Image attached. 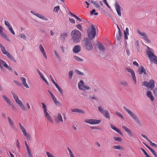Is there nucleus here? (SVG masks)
Masks as SVG:
<instances>
[{"label":"nucleus","instance_id":"obj_32","mask_svg":"<svg viewBox=\"0 0 157 157\" xmlns=\"http://www.w3.org/2000/svg\"><path fill=\"white\" fill-rule=\"evenodd\" d=\"M98 48L100 51H105L104 47L103 45L101 44H98Z\"/></svg>","mask_w":157,"mask_h":157},{"label":"nucleus","instance_id":"obj_33","mask_svg":"<svg viewBox=\"0 0 157 157\" xmlns=\"http://www.w3.org/2000/svg\"><path fill=\"white\" fill-rule=\"evenodd\" d=\"M73 58L75 60L78 61L82 62L83 60L82 59L76 56H74L73 57Z\"/></svg>","mask_w":157,"mask_h":157},{"label":"nucleus","instance_id":"obj_47","mask_svg":"<svg viewBox=\"0 0 157 157\" xmlns=\"http://www.w3.org/2000/svg\"><path fill=\"white\" fill-rule=\"evenodd\" d=\"M114 139L115 140L117 141H122V139L120 137H114Z\"/></svg>","mask_w":157,"mask_h":157},{"label":"nucleus","instance_id":"obj_61","mask_svg":"<svg viewBox=\"0 0 157 157\" xmlns=\"http://www.w3.org/2000/svg\"><path fill=\"white\" fill-rule=\"evenodd\" d=\"M25 146H26V149H27V150H28L30 149L29 148V147L28 145L27 144V143L26 141H25Z\"/></svg>","mask_w":157,"mask_h":157},{"label":"nucleus","instance_id":"obj_44","mask_svg":"<svg viewBox=\"0 0 157 157\" xmlns=\"http://www.w3.org/2000/svg\"><path fill=\"white\" fill-rule=\"evenodd\" d=\"M69 78L70 79L72 78V75H73V72L72 71H70L68 73Z\"/></svg>","mask_w":157,"mask_h":157},{"label":"nucleus","instance_id":"obj_23","mask_svg":"<svg viewBox=\"0 0 157 157\" xmlns=\"http://www.w3.org/2000/svg\"><path fill=\"white\" fill-rule=\"evenodd\" d=\"M71 111L73 112H77L81 113H84L82 110L77 108L72 109H71Z\"/></svg>","mask_w":157,"mask_h":157},{"label":"nucleus","instance_id":"obj_14","mask_svg":"<svg viewBox=\"0 0 157 157\" xmlns=\"http://www.w3.org/2000/svg\"><path fill=\"white\" fill-rule=\"evenodd\" d=\"M126 69L128 72L131 74L134 82L136 84V79L135 75V73L133 70L130 68H126Z\"/></svg>","mask_w":157,"mask_h":157},{"label":"nucleus","instance_id":"obj_29","mask_svg":"<svg viewBox=\"0 0 157 157\" xmlns=\"http://www.w3.org/2000/svg\"><path fill=\"white\" fill-rule=\"evenodd\" d=\"M52 99L56 105H58L59 106L60 105V103L57 100V98L55 96L52 98Z\"/></svg>","mask_w":157,"mask_h":157},{"label":"nucleus","instance_id":"obj_59","mask_svg":"<svg viewBox=\"0 0 157 157\" xmlns=\"http://www.w3.org/2000/svg\"><path fill=\"white\" fill-rule=\"evenodd\" d=\"M91 2H92L98 8H99V5L98 4L97 2H93L91 1Z\"/></svg>","mask_w":157,"mask_h":157},{"label":"nucleus","instance_id":"obj_58","mask_svg":"<svg viewBox=\"0 0 157 157\" xmlns=\"http://www.w3.org/2000/svg\"><path fill=\"white\" fill-rule=\"evenodd\" d=\"M14 82L18 86H20L21 85V83L18 81H14Z\"/></svg>","mask_w":157,"mask_h":157},{"label":"nucleus","instance_id":"obj_31","mask_svg":"<svg viewBox=\"0 0 157 157\" xmlns=\"http://www.w3.org/2000/svg\"><path fill=\"white\" fill-rule=\"evenodd\" d=\"M60 10V7L59 6H57L54 7L53 11L54 12H55L56 13H58L59 11Z\"/></svg>","mask_w":157,"mask_h":157},{"label":"nucleus","instance_id":"obj_34","mask_svg":"<svg viewBox=\"0 0 157 157\" xmlns=\"http://www.w3.org/2000/svg\"><path fill=\"white\" fill-rule=\"evenodd\" d=\"M7 119H8V122L9 124L12 126V127L13 126L14 122L9 117H8Z\"/></svg>","mask_w":157,"mask_h":157},{"label":"nucleus","instance_id":"obj_53","mask_svg":"<svg viewBox=\"0 0 157 157\" xmlns=\"http://www.w3.org/2000/svg\"><path fill=\"white\" fill-rule=\"evenodd\" d=\"M5 24L8 27V28H9V27H10H10L11 26V25L9 24V22L8 21H5Z\"/></svg>","mask_w":157,"mask_h":157},{"label":"nucleus","instance_id":"obj_28","mask_svg":"<svg viewBox=\"0 0 157 157\" xmlns=\"http://www.w3.org/2000/svg\"><path fill=\"white\" fill-rule=\"evenodd\" d=\"M21 128V129L22 131V132L24 135L27 138H29L30 137V136L29 134L26 133V130L25 129V128Z\"/></svg>","mask_w":157,"mask_h":157},{"label":"nucleus","instance_id":"obj_27","mask_svg":"<svg viewBox=\"0 0 157 157\" xmlns=\"http://www.w3.org/2000/svg\"><path fill=\"white\" fill-rule=\"evenodd\" d=\"M68 33L69 32L63 33L60 35V38L62 39H65L68 36Z\"/></svg>","mask_w":157,"mask_h":157},{"label":"nucleus","instance_id":"obj_2","mask_svg":"<svg viewBox=\"0 0 157 157\" xmlns=\"http://www.w3.org/2000/svg\"><path fill=\"white\" fill-rule=\"evenodd\" d=\"M147 48L146 54L150 61L154 63L157 64V57L155 55L153 50L148 46Z\"/></svg>","mask_w":157,"mask_h":157},{"label":"nucleus","instance_id":"obj_9","mask_svg":"<svg viewBox=\"0 0 157 157\" xmlns=\"http://www.w3.org/2000/svg\"><path fill=\"white\" fill-rule=\"evenodd\" d=\"M142 84L152 90L155 86V82L153 80H150L149 82L144 81Z\"/></svg>","mask_w":157,"mask_h":157},{"label":"nucleus","instance_id":"obj_38","mask_svg":"<svg viewBox=\"0 0 157 157\" xmlns=\"http://www.w3.org/2000/svg\"><path fill=\"white\" fill-rule=\"evenodd\" d=\"M90 14L91 15H92L94 14V15H98V13H95V10L93 9L90 11Z\"/></svg>","mask_w":157,"mask_h":157},{"label":"nucleus","instance_id":"obj_37","mask_svg":"<svg viewBox=\"0 0 157 157\" xmlns=\"http://www.w3.org/2000/svg\"><path fill=\"white\" fill-rule=\"evenodd\" d=\"M140 149L143 152L146 157H151L147 153L146 151L143 148H141Z\"/></svg>","mask_w":157,"mask_h":157},{"label":"nucleus","instance_id":"obj_19","mask_svg":"<svg viewBox=\"0 0 157 157\" xmlns=\"http://www.w3.org/2000/svg\"><path fill=\"white\" fill-rule=\"evenodd\" d=\"M2 98L3 100L8 104L9 105H11V101L10 99L6 96L3 95H2Z\"/></svg>","mask_w":157,"mask_h":157},{"label":"nucleus","instance_id":"obj_8","mask_svg":"<svg viewBox=\"0 0 157 157\" xmlns=\"http://www.w3.org/2000/svg\"><path fill=\"white\" fill-rule=\"evenodd\" d=\"M137 31L138 33L142 37V38L145 41L146 43H150L151 41L148 39L147 34L145 32H141L139 30H137Z\"/></svg>","mask_w":157,"mask_h":157},{"label":"nucleus","instance_id":"obj_62","mask_svg":"<svg viewBox=\"0 0 157 157\" xmlns=\"http://www.w3.org/2000/svg\"><path fill=\"white\" fill-rule=\"evenodd\" d=\"M69 20L72 23L75 24V21L73 18H69Z\"/></svg>","mask_w":157,"mask_h":157},{"label":"nucleus","instance_id":"obj_21","mask_svg":"<svg viewBox=\"0 0 157 157\" xmlns=\"http://www.w3.org/2000/svg\"><path fill=\"white\" fill-rule=\"evenodd\" d=\"M7 64L5 61L0 59V68L1 70H2L3 68L2 66L5 67H7Z\"/></svg>","mask_w":157,"mask_h":157},{"label":"nucleus","instance_id":"obj_57","mask_svg":"<svg viewBox=\"0 0 157 157\" xmlns=\"http://www.w3.org/2000/svg\"><path fill=\"white\" fill-rule=\"evenodd\" d=\"M155 157H157V154L156 152L153 149L151 151Z\"/></svg>","mask_w":157,"mask_h":157},{"label":"nucleus","instance_id":"obj_11","mask_svg":"<svg viewBox=\"0 0 157 157\" xmlns=\"http://www.w3.org/2000/svg\"><path fill=\"white\" fill-rule=\"evenodd\" d=\"M98 109L100 112L105 117L109 119L110 116L109 113V112L108 111L104 110L101 107H98Z\"/></svg>","mask_w":157,"mask_h":157},{"label":"nucleus","instance_id":"obj_40","mask_svg":"<svg viewBox=\"0 0 157 157\" xmlns=\"http://www.w3.org/2000/svg\"><path fill=\"white\" fill-rule=\"evenodd\" d=\"M41 103L42 105V107L43 109V111H44L47 110L46 106L45 104L42 102H41Z\"/></svg>","mask_w":157,"mask_h":157},{"label":"nucleus","instance_id":"obj_24","mask_svg":"<svg viewBox=\"0 0 157 157\" xmlns=\"http://www.w3.org/2000/svg\"><path fill=\"white\" fill-rule=\"evenodd\" d=\"M147 96L149 97L151 101H153L154 100V98L152 95L151 92L150 91H147L146 94Z\"/></svg>","mask_w":157,"mask_h":157},{"label":"nucleus","instance_id":"obj_12","mask_svg":"<svg viewBox=\"0 0 157 157\" xmlns=\"http://www.w3.org/2000/svg\"><path fill=\"white\" fill-rule=\"evenodd\" d=\"M85 122L91 124H99L101 122L100 120H97L94 119H86Z\"/></svg>","mask_w":157,"mask_h":157},{"label":"nucleus","instance_id":"obj_42","mask_svg":"<svg viewBox=\"0 0 157 157\" xmlns=\"http://www.w3.org/2000/svg\"><path fill=\"white\" fill-rule=\"evenodd\" d=\"M116 114L119 117L123 119H124V117L118 111L116 112Z\"/></svg>","mask_w":157,"mask_h":157},{"label":"nucleus","instance_id":"obj_13","mask_svg":"<svg viewBox=\"0 0 157 157\" xmlns=\"http://www.w3.org/2000/svg\"><path fill=\"white\" fill-rule=\"evenodd\" d=\"M115 6L117 14L119 16L121 17V9H122V8L121 7L118 2L117 1H116L115 2Z\"/></svg>","mask_w":157,"mask_h":157},{"label":"nucleus","instance_id":"obj_30","mask_svg":"<svg viewBox=\"0 0 157 157\" xmlns=\"http://www.w3.org/2000/svg\"><path fill=\"white\" fill-rule=\"evenodd\" d=\"M122 35L121 31L118 32V33L116 34V37L118 40H119L121 39Z\"/></svg>","mask_w":157,"mask_h":157},{"label":"nucleus","instance_id":"obj_10","mask_svg":"<svg viewBox=\"0 0 157 157\" xmlns=\"http://www.w3.org/2000/svg\"><path fill=\"white\" fill-rule=\"evenodd\" d=\"M78 88L82 90L85 91L86 90H88L90 88L88 86L85 85L84 83L82 80H81L78 83Z\"/></svg>","mask_w":157,"mask_h":157},{"label":"nucleus","instance_id":"obj_35","mask_svg":"<svg viewBox=\"0 0 157 157\" xmlns=\"http://www.w3.org/2000/svg\"><path fill=\"white\" fill-rule=\"evenodd\" d=\"M57 118L59 121L62 122H63V119L60 113H59L58 114Z\"/></svg>","mask_w":157,"mask_h":157},{"label":"nucleus","instance_id":"obj_25","mask_svg":"<svg viewBox=\"0 0 157 157\" xmlns=\"http://www.w3.org/2000/svg\"><path fill=\"white\" fill-rule=\"evenodd\" d=\"M124 129L125 131L130 136L132 137L134 136L132 132L130 129L128 128H124Z\"/></svg>","mask_w":157,"mask_h":157},{"label":"nucleus","instance_id":"obj_50","mask_svg":"<svg viewBox=\"0 0 157 157\" xmlns=\"http://www.w3.org/2000/svg\"><path fill=\"white\" fill-rule=\"evenodd\" d=\"M9 29L13 34L14 35H15V33L13 30L12 26H11L9 28Z\"/></svg>","mask_w":157,"mask_h":157},{"label":"nucleus","instance_id":"obj_22","mask_svg":"<svg viewBox=\"0 0 157 157\" xmlns=\"http://www.w3.org/2000/svg\"><path fill=\"white\" fill-rule=\"evenodd\" d=\"M124 35L125 39L127 40L128 39V36L129 35V29L128 28H126L125 30L124 31Z\"/></svg>","mask_w":157,"mask_h":157},{"label":"nucleus","instance_id":"obj_64","mask_svg":"<svg viewBox=\"0 0 157 157\" xmlns=\"http://www.w3.org/2000/svg\"><path fill=\"white\" fill-rule=\"evenodd\" d=\"M48 92L51 96L52 98L55 96L52 93V92L50 90H48Z\"/></svg>","mask_w":157,"mask_h":157},{"label":"nucleus","instance_id":"obj_5","mask_svg":"<svg viewBox=\"0 0 157 157\" xmlns=\"http://www.w3.org/2000/svg\"><path fill=\"white\" fill-rule=\"evenodd\" d=\"M12 94L13 95L14 99L15 100L16 103L18 105L19 107L22 110L24 111H26V107L24 105L21 100L19 99L17 95H16L14 93L12 92Z\"/></svg>","mask_w":157,"mask_h":157},{"label":"nucleus","instance_id":"obj_51","mask_svg":"<svg viewBox=\"0 0 157 157\" xmlns=\"http://www.w3.org/2000/svg\"><path fill=\"white\" fill-rule=\"evenodd\" d=\"M0 34L1 35L2 37H3L4 38H5L6 39H7V37L5 33H3L2 31V32L0 33Z\"/></svg>","mask_w":157,"mask_h":157},{"label":"nucleus","instance_id":"obj_48","mask_svg":"<svg viewBox=\"0 0 157 157\" xmlns=\"http://www.w3.org/2000/svg\"><path fill=\"white\" fill-rule=\"evenodd\" d=\"M46 154L48 157H56L55 156L51 154L48 152H47Z\"/></svg>","mask_w":157,"mask_h":157},{"label":"nucleus","instance_id":"obj_49","mask_svg":"<svg viewBox=\"0 0 157 157\" xmlns=\"http://www.w3.org/2000/svg\"><path fill=\"white\" fill-rule=\"evenodd\" d=\"M27 153L28 154V156L29 157H33V155L31 154L30 150H27Z\"/></svg>","mask_w":157,"mask_h":157},{"label":"nucleus","instance_id":"obj_45","mask_svg":"<svg viewBox=\"0 0 157 157\" xmlns=\"http://www.w3.org/2000/svg\"><path fill=\"white\" fill-rule=\"evenodd\" d=\"M49 77L51 79V80L52 82V83L55 85V86L57 84L54 81V80L53 79V78L52 77V75H49Z\"/></svg>","mask_w":157,"mask_h":157},{"label":"nucleus","instance_id":"obj_7","mask_svg":"<svg viewBox=\"0 0 157 157\" xmlns=\"http://www.w3.org/2000/svg\"><path fill=\"white\" fill-rule=\"evenodd\" d=\"M123 109L135 121L137 122H139V120L137 117L128 108L125 106L123 107Z\"/></svg>","mask_w":157,"mask_h":157},{"label":"nucleus","instance_id":"obj_4","mask_svg":"<svg viewBox=\"0 0 157 157\" xmlns=\"http://www.w3.org/2000/svg\"><path fill=\"white\" fill-rule=\"evenodd\" d=\"M0 47L2 52L4 55H6L11 60L14 61V62H16V61L14 57L8 52L6 51L5 48L1 44H0Z\"/></svg>","mask_w":157,"mask_h":157},{"label":"nucleus","instance_id":"obj_55","mask_svg":"<svg viewBox=\"0 0 157 157\" xmlns=\"http://www.w3.org/2000/svg\"><path fill=\"white\" fill-rule=\"evenodd\" d=\"M113 148L114 149H119L121 148V146L119 145H114L113 146Z\"/></svg>","mask_w":157,"mask_h":157},{"label":"nucleus","instance_id":"obj_39","mask_svg":"<svg viewBox=\"0 0 157 157\" xmlns=\"http://www.w3.org/2000/svg\"><path fill=\"white\" fill-rule=\"evenodd\" d=\"M75 71L76 73V74L79 75H84V73L83 72H81L80 71L78 70H75Z\"/></svg>","mask_w":157,"mask_h":157},{"label":"nucleus","instance_id":"obj_18","mask_svg":"<svg viewBox=\"0 0 157 157\" xmlns=\"http://www.w3.org/2000/svg\"><path fill=\"white\" fill-rule=\"evenodd\" d=\"M20 80L21 81L22 84L24 86L27 88H29L28 85L26 82V79L25 78L21 77L20 78Z\"/></svg>","mask_w":157,"mask_h":157},{"label":"nucleus","instance_id":"obj_17","mask_svg":"<svg viewBox=\"0 0 157 157\" xmlns=\"http://www.w3.org/2000/svg\"><path fill=\"white\" fill-rule=\"evenodd\" d=\"M44 114L45 116L46 117L47 120L51 122H53V120L52 119L51 117L50 116L49 113L47 111V110L44 111Z\"/></svg>","mask_w":157,"mask_h":157},{"label":"nucleus","instance_id":"obj_56","mask_svg":"<svg viewBox=\"0 0 157 157\" xmlns=\"http://www.w3.org/2000/svg\"><path fill=\"white\" fill-rule=\"evenodd\" d=\"M115 131H116L117 132L119 133L120 134H121L122 133H121L120 130L118 128H112Z\"/></svg>","mask_w":157,"mask_h":157},{"label":"nucleus","instance_id":"obj_3","mask_svg":"<svg viewBox=\"0 0 157 157\" xmlns=\"http://www.w3.org/2000/svg\"><path fill=\"white\" fill-rule=\"evenodd\" d=\"M82 45L85 49L88 51L91 50L93 48L91 41L87 38H84L82 40Z\"/></svg>","mask_w":157,"mask_h":157},{"label":"nucleus","instance_id":"obj_36","mask_svg":"<svg viewBox=\"0 0 157 157\" xmlns=\"http://www.w3.org/2000/svg\"><path fill=\"white\" fill-rule=\"evenodd\" d=\"M58 89L59 91V93L61 94H62L63 93V91L62 90V89L57 84L55 86Z\"/></svg>","mask_w":157,"mask_h":157},{"label":"nucleus","instance_id":"obj_20","mask_svg":"<svg viewBox=\"0 0 157 157\" xmlns=\"http://www.w3.org/2000/svg\"><path fill=\"white\" fill-rule=\"evenodd\" d=\"M138 71L140 75L142 74L143 73L145 75L146 74V70L143 67H139L138 69Z\"/></svg>","mask_w":157,"mask_h":157},{"label":"nucleus","instance_id":"obj_52","mask_svg":"<svg viewBox=\"0 0 157 157\" xmlns=\"http://www.w3.org/2000/svg\"><path fill=\"white\" fill-rule=\"evenodd\" d=\"M77 28L81 31H82V28L80 24H78L76 26Z\"/></svg>","mask_w":157,"mask_h":157},{"label":"nucleus","instance_id":"obj_41","mask_svg":"<svg viewBox=\"0 0 157 157\" xmlns=\"http://www.w3.org/2000/svg\"><path fill=\"white\" fill-rule=\"evenodd\" d=\"M20 37L22 38L24 40H25L26 39V37L25 35L23 33L20 34L19 35Z\"/></svg>","mask_w":157,"mask_h":157},{"label":"nucleus","instance_id":"obj_54","mask_svg":"<svg viewBox=\"0 0 157 157\" xmlns=\"http://www.w3.org/2000/svg\"><path fill=\"white\" fill-rule=\"evenodd\" d=\"M73 17L76 18L78 21H82V19L80 18H79L76 15H73Z\"/></svg>","mask_w":157,"mask_h":157},{"label":"nucleus","instance_id":"obj_43","mask_svg":"<svg viewBox=\"0 0 157 157\" xmlns=\"http://www.w3.org/2000/svg\"><path fill=\"white\" fill-rule=\"evenodd\" d=\"M38 73L40 77L42 79L43 78L44 79V77L43 76V75L42 73H41L39 70H37Z\"/></svg>","mask_w":157,"mask_h":157},{"label":"nucleus","instance_id":"obj_46","mask_svg":"<svg viewBox=\"0 0 157 157\" xmlns=\"http://www.w3.org/2000/svg\"><path fill=\"white\" fill-rule=\"evenodd\" d=\"M16 146L18 148H20V145L18 139H17V140Z\"/></svg>","mask_w":157,"mask_h":157},{"label":"nucleus","instance_id":"obj_16","mask_svg":"<svg viewBox=\"0 0 157 157\" xmlns=\"http://www.w3.org/2000/svg\"><path fill=\"white\" fill-rule=\"evenodd\" d=\"M39 48L40 51H41V52L42 54L43 55V56H44V57H45V58L46 59H47V56L46 54L45 51L44 50V47H43V45L41 44H40L39 46Z\"/></svg>","mask_w":157,"mask_h":157},{"label":"nucleus","instance_id":"obj_60","mask_svg":"<svg viewBox=\"0 0 157 157\" xmlns=\"http://www.w3.org/2000/svg\"><path fill=\"white\" fill-rule=\"evenodd\" d=\"M55 54V56H56V57H57L58 58H59V55L58 54V53H57V52L56 51H54Z\"/></svg>","mask_w":157,"mask_h":157},{"label":"nucleus","instance_id":"obj_15","mask_svg":"<svg viewBox=\"0 0 157 157\" xmlns=\"http://www.w3.org/2000/svg\"><path fill=\"white\" fill-rule=\"evenodd\" d=\"M81 47L80 45H77L75 46L73 48L72 51L73 52L77 53L80 52Z\"/></svg>","mask_w":157,"mask_h":157},{"label":"nucleus","instance_id":"obj_63","mask_svg":"<svg viewBox=\"0 0 157 157\" xmlns=\"http://www.w3.org/2000/svg\"><path fill=\"white\" fill-rule=\"evenodd\" d=\"M155 95L157 96V87L153 90Z\"/></svg>","mask_w":157,"mask_h":157},{"label":"nucleus","instance_id":"obj_1","mask_svg":"<svg viewBox=\"0 0 157 157\" xmlns=\"http://www.w3.org/2000/svg\"><path fill=\"white\" fill-rule=\"evenodd\" d=\"M82 33L78 30L74 29L71 32V36L73 41L75 43L79 42L81 40Z\"/></svg>","mask_w":157,"mask_h":157},{"label":"nucleus","instance_id":"obj_26","mask_svg":"<svg viewBox=\"0 0 157 157\" xmlns=\"http://www.w3.org/2000/svg\"><path fill=\"white\" fill-rule=\"evenodd\" d=\"M35 15L38 17L44 20L45 21H47L48 20V19L46 17L39 13H35Z\"/></svg>","mask_w":157,"mask_h":157},{"label":"nucleus","instance_id":"obj_6","mask_svg":"<svg viewBox=\"0 0 157 157\" xmlns=\"http://www.w3.org/2000/svg\"><path fill=\"white\" fill-rule=\"evenodd\" d=\"M87 33L89 38H94L96 35L95 28L93 25H91L87 30Z\"/></svg>","mask_w":157,"mask_h":157}]
</instances>
